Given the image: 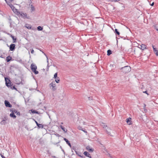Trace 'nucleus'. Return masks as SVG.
<instances>
[{
	"label": "nucleus",
	"instance_id": "obj_23",
	"mask_svg": "<svg viewBox=\"0 0 158 158\" xmlns=\"http://www.w3.org/2000/svg\"><path fill=\"white\" fill-rule=\"evenodd\" d=\"M55 81L57 83H58L60 81V78L59 77H57L56 79H55Z\"/></svg>",
	"mask_w": 158,
	"mask_h": 158
},
{
	"label": "nucleus",
	"instance_id": "obj_18",
	"mask_svg": "<svg viewBox=\"0 0 158 158\" xmlns=\"http://www.w3.org/2000/svg\"><path fill=\"white\" fill-rule=\"evenodd\" d=\"M15 112L17 115H20V113L18 111L16 110H14L12 111Z\"/></svg>",
	"mask_w": 158,
	"mask_h": 158
},
{
	"label": "nucleus",
	"instance_id": "obj_5",
	"mask_svg": "<svg viewBox=\"0 0 158 158\" xmlns=\"http://www.w3.org/2000/svg\"><path fill=\"white\" fill-rule=\"evenodd\" d=\"M5 81L6 84L7 86L9 87L10 86L11 84L10 80L7 78H5Z\"/></svg>",
	"mask_w": 158,
	"mask_h": 158
},
{
	"label": "nucleus",
	"instance_id": "obj_31",
	"mask_svg": "<svg viewBox=\"0 0 158 158\" xmlns=\"http://www.w3.org/2000/svg\"><path fill=\"white\" fill-rule=\"evenodd\" d=\"M57 73H55L54 75V78H55V79H56V78H57Z\"/></svg>",
	"mask_w": 158,
	"mask_h": 158
},
{
	"label": "nucleus",
	"instance_id": "obj_17",
	"mask_svg": "<svg viewBox=\"0 0 158 158\" xmlns=\"http://www.w3.org/2000/svg\"><path fill=\"white\" fill-rule=\"evenodd\" d=\"M84 154L87 157H89L90 156V154L87 152H85L84 153Z\"/></svg>",
	"mask_w": 158,
	"mask_h": 158
},
{
	"label": "nucleus",
	"instance_id": "obj_2",
	"mask_svg": "<svg viewBox=\"0 0 158 158\" xmlns=\"http://www.w3.org/2000/svg\"><path fill=\"white\" fill-rule=\"evenodd\" d=\"M31 68L32 71L35 74H38L39 72L36 71L37 69V66L36 65L32 64L31 65Z\"/></svg>",
	"mask_w": 158,
	"mask_h": 158
},
{
	"label": "nucleus",
	"instance_id": "obj_28",
	"mask_svg": "<svg viewBox=\"0 0 158 158\" xmlns=\"http://www.w3.org/2000/svg\"><path fill=\"white\" fill-rule=\"evenodd\" d=\"M115 32L116 34H117L118 35H119L120 34L119 32L118 31L117 29H115Z\"/></svg>",
	"mask_w": 158,
	"mask_h": 158
},
{
	"label": "nucleus",
	"instance_id": "obj_12",
	"mask_svg": "<svg viewBox=\"0 0 158 158\" xmlns=\"http://www.w3.org/2000/svg\"><path fill=\"white\" fill-rule=\"evenodd\" d=\"M12 10L14 11L15 12V11L17 10V9H15V7L11 4H9Z\"/></svg>",
	"mask_w": 158,
	"mask_h": 158
},
{
	"label": "nucleus",
	"instance_id": "obj_45",
	"mask_svg": "<svg viewBox=\"0 0 158 158\" xmlns=\"http://www.w3.org/2000/svg\"><path fill=\"white\" fill-rule=\"evenodd\" d=\"M145 106H146V105H145V104H144V107H145Z\"/></svg>",
	"mask_w": 158,
	"mask_h": 158
},
{
	"label": "nucleus",
	"instance_id": "obj_49",
	"mask_svg": "<svg viewBox=\"0 0 158 158\" xmlns=\"http://www.w3.org/2000/svg\"><path fill=\"white\" fill-rule=\"evenodd\" d=\"M10 1H12L13 0H9Z\"/></svg>",
	"mask_w": 158,
	"mask_h": 158
},
{
	"label": "nucleus",
	"instance_id": "obj_9",
	"mask_svg": "<svg viewBox=\"0 0 158 158\" xmlns=\"http://www.w3.org/2000/svg\"><path fill=\"white\" fill-rule=\"evenodd\" d=\"M5 104L6 107H12L11 105L10 102L7 101L5 100Z\"/></svg>",
	"mask_w": 158,
	"mask_h": 158
},
{
	"label": "nucleus",
	"instance_id": "obj_11",
	"mask_svg": "<svg viewBox=\"0 0 158 158\" xmlns=\"http://www.w3.org/2000/svg\"><path fill=\"white\" fill-rule=\"evenodd\" d=\"M14 112L13 111H12L10 114V116L11 117H12L13 118H15L16 117V115H15L14 114Z\"/></svg>",
	"mask_w": 158,
	"mask_h": 158
},
{
	"label": "nucleus",
	"instance_id": "obj_42",
	"mask_svg": "<svg viewBox=\"0 0 158 158\" xmlns=\"http://www.w3.org/2000/svg\"><path fill=\"white\" fill-rule=\"evenodd\" d=\"M1 156L2 158H5V157L3 156L2 155Z\"/></svg>",
	"mask_w": 158,
	"mask_h": 158
},
{
	"label": "nucleus",
	"instance_id": "obj_4",
	"mask_svg": "<svg viewBox=\"0 0 158 158\" xmlns=\"http://www.w3.org/2000/svg\"><path fill=\"white\" fill-rule=\"evenodd\" d=\"M49 86L51 88V87H52V88L53 91H55L56 90V85L55 82H52L49 84Z\"/></svg>",
	"mask_w": 158,
	"mask_h": 158
},
{
	"label": "nucleus",
	"instance_id": "obj_25",
	"mask_svg": "<svg viewBox=\"0 0 158 158\" xmlns=\"http://www.w3.org/2000/svg\"><path fill=\"white\" fill-rule=\"evenodd\" d=\"M35 9L34 7L32 5H31V11H34Z\"/></svg>",
	"mask_w": 158,
	"mask_h": 158
},
{
	"label": "nucleus",
	"instance_id": "obj_30",
	"mask_svg": "<svg viewBox=\"0 0 158 158\" xmlns=\"http://www.w3.org/2000/svg\"><path fill=\"white\" fill-rule=\"evenodd\" d=\"M131 119V118H128L127 119H126L127 123H128L129 122H130Z\"/></svg>",
	"mask_w": 158,
	"mask_h": 158
},
{
	"label": "nucleus",
	"instance_id": "obj_21",
	"mask_svg": "<svg viewBox=\"0 0 158 158\" xmlns=\"http://www.w3.org/2000/svg\"><path fill=\"white\" fill-rule=\"evenodd\" d=\"M112 53V51L110 50H108L107 51V55L108 56L110 55Z\"/></svg>",
	"mask_w": 158,
	"mask_h": 158
},
{
	"label": "nucleus",
	"instance_id": "obj_35",
	"mask_svg": "<svg viewBox=\"0 0 158 158\" xmlns=\"http://www.w3.org/2000/svg\"><path fill=\"white\" fill-rule=\"evenodd\" d=\"M120 1V0H112V2H117Z\"/></svg>",
	"mask_w": 158,
	"mask_h": 158
},
{
	"label": "nucleus",
	"instance_id": "obj_33",
	"mask_svg": "<svg viewBox=\"0 0 158 158\" xmlns=\"http://www.w3.org/2000/svg\"><path fill=\"white\" fill-rule=\"evenodd\" d=\"M44 54L46 56L47 58V62L48 63V65H47V67L48 68H48L49 67V66H48V57L46 56V54L44 53Z\"/></svg>",
	"mask_w": 158,
	"mask_h": 158
},
{
	"label": "nucleus",
	"instance_id": "obj_7",
	"mask_svg": "<svg viewBox=\"0 0 158 158\" xmlns=\"http://www.w3.org/2000/svg\"><path fill=\"white\" fill-rule=\"evenodd\" d=\"M15 44H11L10 46V49L11 51H14L15 48Z\"/></svg>",
	"mask_w": 158,
	"mask_h": 158
},
{
	"label": "nucleus",
	"instance_id": "obj_47",
	"mask_svg": "<svg viewBox=\"0 0 158 158\" xmlns=\"http://www.w3.org/2000/svg\"><path fill=\"white\" fill-rule=\"evenodd\" d=\"M63 124V123H62H62H61V124Z\"/></svg>",
	"mask_w": 158,
	"mask_h": 158
},
{
	"label": "nucleus",
	"instance_id": "obj_46",
	"mask_svg": "<svg viewBox=\"0 0 158 158\" xmlns=\"http://www.w3.org/2000/svg\"><path fill=\"white\" fill-rule=\"evenodd\" d=\"M56 136H58V135H59V134H56Z\"/></svg>",
	"mask_w": 158,
	"mask_h": 158
},
{
	"label": "nucleus",
	"instance_id": "obj_10",
	"mask_svg": "<svg viewBox=\"0 0 158 158\" xmlns=\"http://www.w3.org/2000/svg\"><path fill=\"white\" fill-rule=\"evenodd\" d=\"M140 48L142 50H144L145 49H147L146 46L144 44H142L140 45Z\"/></svg>",
	"mask_w": 158,
	"mask_h": 158
},
{
	"label": "nucleus",
	"instance_id": "obj_1",
	"mask_svg": "<svg viewBox=\"0 0 158 158\" xmlns=\"http://www.w3.org/2000/svg\"><path fill=\"white\" fill-rule=\"evenodd\" d=\"M120 69L123 73H126L129 72L131 70V69L130 66H126L121 68Z\"/></svg>",
	"mask_w": 158,
	"mask_h": 158
},
{
	"label": "nucleus",
	"instance_id": "obj_3",
	"mask_svg": "<svg viewBox=\"0 0 158 158\" xmlns=\"http://www.w3.org/2000/svg\"><path fill=\"white\" fill-rule=\"evenodd\" d=\"M19 15H20V16L23 19L27 18V19H29V17L27 16V15L26 13H24L22 12H19Z\"/></svg>",
	"mask_w": 158,
	"mask_h": 158
},
{
	"label": "nucleus",
	"instance_id": "obj_34",
	"mask_svg": "<svg viewBox=\"0 0 158 158\" xmlns=\"http://www.w3.org/2000/svg\"><path fill=\"white\" fill-rule=\"evenodd\" d=\"M11 88L12 89H15L16 90H17L16 88L14 86H13L11 87Z\"/></svg>",
	"mask_w": 158,
	"mask_h": 158
},
{
	"label": "nucleus",
	"instance_id": "obj_26",
	"mask_svg": "<svg viewBox=\"0 0 158 158\" xmlns=\"http://www.w3.org/2000/svg\"><path fill=\"white\" fill-rule=\"evenodd\" d=\"M42 29L43 28L41 26H39L37 27V30L38 31H41L42 30Z\"/></svg>",
	"mask_w": 158,
	"mask_h": 158
},
{
	"label": "nucleus",
	"instance_id": "obj_6",
	"mask_svg": "<svg viewBox=\"0 0 158 158\" xmlns=\"http://www.w3.org/2000/svg\"><path fill=\"white\" fill-rule=\"evenodd\" d=\"M105 130L106 132L108 135H109L111 136H113V135H112L110 132L111 129L109 127H107V128H106V130Z\"/></svg>",
	"mask_w": 158,
	"mask_h": 158
},
{
	"label": "nucleus",
	"instance_id": "obj_24",
	"mask_svg": "<svg viewBox=\"0 0 158 158\" xmlns=\"http://www.w3.org/2000/svg\"><path fill=\"white\" fill-rule=\"evenodd\" d=\"M102 126L105 129V130H106V127H107V125H106L105 123H102Z\"/></svg>",
	"mask_w": 158,
	"mask_h": 158
},
{
	"label": "nucleus",
	"instance_id": "obj_39",
	"mask_svg": "<svg viewBox=\"0 0 158 158\" xmlns=\"http://www.w3.org/2000/svg\"><path fill=\"white\" fill-rule=\"evenodd\" d=\"M143 92V93H146V94H148V93H147V91H144Z\"/></svg>",
	"mask_w": 158,
	"mask_h": 158
},
{
	"label": "nucleus",
	"instance_id": "obj_48",
	"mask_svg": "<svg viewBox=\"0 0 158 158\" xmlns=\"http://www.w3.org/2000/svg\"><path fill=\"white\" fill-rule=\"evenodd\" d=\"M90 158H92L91 156H90L89 157Z\"/></svg>",
	"mask_w": 158,
	"mask_h": 158
},
{
	"label": "nucleus",
	"instance_id": "obj_51",
	"mask_svg": "<svg viewBox=\"0 0 158 158\" xmlns=\"http://www.w3.org/2000/svg\"><path fill=\"white\" fill-rule=\"evenodd\" d=\"M0 57L2 58V56H1Z\"/></svg>",
	"mask_w": 158,
	"mask_h": 158
},
{
	"label": "nucleus",
	"instance_id": "obj_8",
	"mask_svg": "<svg viewBox=\"0 0 158 158\" xmlns=\"http://www.w3.org/2000/svg\"><path fill=\"white\" fill-rule=\"evenodd\" d=\"M7 117H4V118H3V119L0 122V124L2 125L6 124V120H7Z\"/></svg>",
	"mask_w": 158,
	"mask_h": 158
},
{
	"label": "nucleus",
	"instance_id": "obj_14",
	"mask_svg": "<svg viewBox=\"0 0 158 158\" xmlns=\"http://www.w3.org/2000/svg\"><path fill=\"white\" fill-rule=\"evenodd\" d=\"M64 140L66 142V143L70 147H71V143L66 138H64Z\"/></svg>",
	"mask_w": 158,
	"mask_h": 158
},
{
	"label": "nucleus",
	"instance_id": "obj_50",
	"mask_svg": "<svg viewBox=\"0 0 158 158\" xmlns=\"http://www.w3.org/2000/svg\"><path fill=\"white\" fill-rule=\"evenodd\" d=\"M128 124H129V125H130V124H131V123H128Z\"/></svg>",
	"mask_w": 158,
	"mask_h": 158
},
{
	"label": "nucleus",
	"instance_id": "obj_40",
	"mask_svg": "<svg viewBox=\"0 0 158 158\" xmlns=\"http://www.w3.org/2000/svg\"><path fill=\"white\" fill-rule=\"evenodd\" d=\"M154 5V2H152V4H151V6H153Z\"/></svg>",
	"mask_w": 158,
	"mask_h": 158
},
{
	"label": "nucleus",
	"instance_id": "obj_20",
	"mask_svg": "<svg viewBox=\"0 0 158 158\" xmlns=\"http://www.w3.org/2000/svg\"><path fill=\"white\" fill-rule=\"evenodd\" d=\"M37 126L39 128H42L43 127V126L42 124H40L38 123L37 124Z\"/></svg>",
	"mask_w": 158,
	"mask_h": 158
},
{
	"label": "nucleus",
	"instance_id": "obj_19",
	"mask_svg": "<svg viewBox=\"0 0 158 158\" xmlns=\"http://www.w3.org/2000/svg\"><path fill=\"white\" fill-rule=\"evenodd\" d=\"M153 51L155 53L156 55L157 56H158V51L156 50V48H153Z\"/></svg>",
	"mask_w": 158,
	"mask_h": 158
},
{
	"label": "nucleus",
	"instance_id": "obj_41",
	"mask_svg": "<svg viewBox=\"0 0 158 158\" xmlns=\"http://www.w3.org/2000/svg\"><path fill=\"white\" fill-rule=\"evenodd\" d=\"M35 123H36V125H37V124H38V122L36 121H35Z\"/></svg>",
	"mask_w": 158,
	"mask_h": 158
},
{
	"label": "nucleus",
	"instance_id": "obj_38",
	"mask_svg": "<svg viewBox=\"0 0 158 158\" xmlns=\"http://www.w3.org/2000/svg\"><path fill=\"white\" fill-rule=\"evenodd\" d=\"M82 131L85 133H87V131L85 130H83Z\"/></svg>",
	"mask_w": 158,
	"mask_h": 158
},
{
	"label": "nucleus",
	"instance_id": "obj_44",
	"mask_svg": "<svg viewBox=\"0 0 158 158\" xmlns=\"http://www.w3.org/2000/svg\"><path fill=\"white\" fill-rule=\"evenodd\" d=\"M152 48H153V49L154 48H154V46L153 45H152Z\"/></svg>",
	"mask_w": 158,
	"mask_h": 158
},
{
	"label": "nucleus",
	"instance_id": "obj_29",
	"mask_svg": "<svg viewBox=\"0 0 158 158\" xmlns=\"http://www.w3.org/2000/svg\"><path fill=\"white\" fill-rule=\"evenodd\" d=\"M31 112L32 113H33V114L38 113V112L37 111H36L35 110H31Z\"/></svg>",
	"mask_w": 158,
	"mask_h": 158
},
{
	"label": "nucleus",
	"instance_id": "obj_36",
	"mask_svg": "<svg viewBox=\"0 0 158 158\" xmlns=\"http://www.w3.org/2000/svg\"><path fill=\"white\" fill-rule=\"evenodd\" d=\"M107 155H108V156H110V157H111V155H110V153H108V154H107Z\"/></svg>",
	"mask_w": 158,
	"mask_h": 158
},
{
	"label": "nucleus",
	"instance_id": "obj_27",
	"mask_svg": "<svg viewBox=\"0 0 158 158\" xmlns=\"http://www.w3.org/2000/svg\"><path fill=\"white\" fill-rule=\"evenodd\" d=\"M11 37L12 38V39L14 41L13 43L15 42L16 40V38H14V36H12V35H11Z\"/></svg>",
	"mask_w": 158,
	"mask_h": 158
},
{
	"label": "nucleus",
	"instance_id": "obj_13",
	"mask_svg": "<svg viewBox=\"0 0 158 158\" xmlns=\"http://www.w3.org/2000/svg\"><path fill=\"white\" fill-rule=\"evenodd\" d=\"M86 149L89 152H92L93 151V149L92 148H90V147L89 146H87L86 147Z\"/></svg>",
	"mask_w": 158,
	"mask_h": 158
},
{
	"label": "nucleus",
	"instance_id": "obj_16",
	"mask_svg": "<svg viewBox=\"0 0 158 158\" xmlns=\"http://www.w3.org/2000/svg\"><path fill=\"white\" fill-rule=\"evenodd\" d=\"M60 127L66 133L67 132V130L65 129V128L62 125H60Z\"/></svg>",
	"mask_w": 158,
	"mask_h": 158
},
{
	"label": "nucleus",
	"instance_id": "obj_22",
	"mask_svg": "<svg viewBox=\"0 0 158 158\" xmlns=\"http://www.w3.org/2000/svg\"><path fill=\"white\" fill-rule=\"evenodd\" d=\"M25 27L28 29H31V25L28 24H26L25 25Z\"/></svg>",
	"mask_w": 158,
	"mask_h": 158
},
{
	"label": "nucleus",
	"instance_id": "obj_15",
	"mask_svg": "<svg viewBox=\"0 0 158 158\" xmlns=\"http://www.w3.org/2000/svg\"><path fill=\"white\" fill-rule=\"evenodd\" d=\"M12 57L10 56H7L6 58L7 62H8L12 60Z\"/></svg>",
	"mask_w": 158,
	"mask_h": 158
},
{
	"label": "nucleus",
	"instance_id": "obj_32",
	"mask_svg": "<svg viewBox=\"0 0 158 158\" xmlns=\"http://www.w3.org/2000/svg\"><path fill=\"white\" fill-rule=\"evenodd\" d=\"M78 129L79 130H81V131H82V130H83V128H82V127H81V126H79V127H78Z\"/></svg>",
	"mask_w": 158,
	"mask_h": 158
},
{
	"label": "nucleus",
	"instance_id": "obj_43",
	"mask_svg": "<svg viewBox=\"0 0 158 158\" xmlns=\"http://www.w3.org/2000/svg\"><path fill=\"white\" fill-rule=\"evenodd\" d=\"M5 1H6V2L9 5V4L7 3V1L6 0H5Z\"/></svg>",
	"mask_w": 158,
	"mask_h": 158
},
{
	"label": "nucleus",
	"instance_id": "obj_37",
	"mask_svg": "<svg viewBox=\"0 0 158 158\" xmlns=\"http://www.w3.org/2000/svg\"><path fill=\"white\" fill-rule=\"evenodd\" d=\"M34 53V50L33 49H32L31 51V53L33 54Z\"/></svg>",
	"mask_w": 158,
	"mask_h": 158
}]
</instances>
